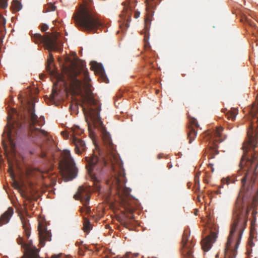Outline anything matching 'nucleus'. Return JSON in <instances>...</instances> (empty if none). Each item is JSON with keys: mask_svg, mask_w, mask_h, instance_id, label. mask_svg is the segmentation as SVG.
<instances>
[{"mask_svg": "<svg viewBox=\"0 0 258 258\" xmlns=\"http://www.w3.org/2000/svg\"><path fill=\"white\" fill-rule=\"evenodd\" d=\"M258 125H249L247 138L243 143V155L241 157L238 176L223 178L221 181L227 185L240 180L241 190L233 214V221L230 234L225 248L224 258H235L243 232L247 221L248 211L244 205V201L248 199L252 191L258 194V179L256 170L258 167ZM218 254L216 256L218 258Z\"/></svg>", "mask_w": 258, "mask_h": 258, "instance_id": "1", "label": "nucleus"}, {"mask_svg": "<svg viewBox=\"0 0 258 258\" xmlns=\"http://www.w3.org/2000/svg\"><path fill=\"white\" fill-rule=\"evenodd\" d=\"M74 95H80L82 99V107L88 125L89 135L91 138L95 137L91 127L99 130L107 151L105 156L99 160L97 156L93 155L90 157H86L87 162L86 168L91 180L98 182L100 178L93 174L92 172L103 167H107L112 171V177L106 181L110 188L114 189L119 196L127 197L130 196L131 189L124 186L125 183V173L122 168L118 155L116 153L115 146L112 143L110 135L105 128L100 116L101 106L99 101L95 98L92 91H72Z\"/></svg>", "mask_w": 258, "mask_h": 258, "instance_id": "2", "label": "nucleus"}, {"mask_svg": "<svg viewBox=\"0 0 258 258\" xmlns=\"http://www.w3.org/2000/svg\"><path fill=\"white\" fill-rule=\"evenodd\" d=\"M73 18L78 27L89 32H95L102 26L98 14L86 6H80Z\"/></svg>", "mask_w": 258, "mask_h": 258, "instance_id": "3", "label": "nucleus"}, {"mask_svg": "<svg viewBox=\"0 0 258 258\" xmlns=\"http://www.w3.org/2000/svg\"><path fill=\"white\" fill-rule=\"evenodd\" d=\"M29 112L31 118L29 130L31 138L34 140H43L46 138L48 133L44 130H40L35 126V124H37L38 126L42 125L44 124V118L38 119L37 116L34 113V105L32 108H29Z\"/></svg>", "mask_w": 258, "mask_h": 258, "instance_id": "4", "label": "nucleus"}, {"mask_svg": "<svg viewBox=\"0 0 258 258\" xmlns=\"http://www.w3.org/2000/svg\"><path fill=\"white\" fill-rule=\"evenodd\" d=\"M59 167L63 173L68 176L70 180L76 177L77 169L69 151H64L63 158L59 161Z\"/></svg>", "mask_w": 258, "mask_h": 258, "instance_id": "5", "label": "nucleus"}, {"mask_svg": "<svg viewBox=\"0 0 258 258\" xmlns=\"http://www.w3.org/2000/svg\"><path fill=\"white\" fill-rule=\"evenodd\" d=\"M59 36L57 32L51 33L47 36H42L39 33H36L32 36V39L36 43H43L44 46L49 50H57V39Z\"/></svg>", "mask_w": 258, "mask_h": 258, "instance_id": "6", "label": "nucleus"}, {"mask_svg": "<svg viewBox=\"0 0 258 258\" xmlns=\"http://www.w3.org/2000/svg\"><path fill=\"white\" fill-rule=\"evenodd\" d=\"M134 0H126L123 2V9L121 14H120V20L118 21L119 26L122 30H125L130 27V23L131 21V17L133 7L131 6V3Z\"/></svg>", "mask_w": 258, "mask_h": 258, "instance_id": "7", "label": "nucleus"}, {"mask_svg": "<svg viewBox=\"0 0 258 258\" xmlns=\"http://www.w3.org/2000/svg\"><path fill=\"white\" fill-rule=\"evenodd\" d=\"M189 234L187 231H184L182 236V254L185 258H194L193 247L195 244L189 240Z\"/></svg>", "mask_w": 258, "mask_h": 258, "instance_id": "8", "label": "nucleus"}, {"mask_svg": "<svg viewBox=\"0 0 258 258\" xmlns=\"http://www.w3.org/2000/svg\"><path fill=\"white\" fill-rule=\"evenodd\" d=\"M90 194L89 188L80 186L78 189L77 194L75 196L76 199L80 200L83 203L87 214H89L91 212L90 207L88 206Z\"/></svg>", "mask_w": 258, "mask_h": 258, "instance_id": "9", "label": "nucleus"}, {"mask_svg": "<svg viewBox=\"0 0 258 258\" xmlns=\"http://www.w3.org/2000/svg\"><path fill=\"white\" fill-rule=\"evenodd\" d=\"M218 231L216 228L214 231L211 230L210 233L204 238L201 243L203 249L205 251H208L212 247L213 244L215 242L217 237Z\"/></svg>", "mask_w": 258, "mask_h": 258, "instance_id": "10", "label": "nucleus"}, {"mask_svg": "<svg viewBox=\"0 0 258 258\" xmlns=\"http://www.w3.org/2000/svg\"><path fill=\"white\" fill-rule=\"evenodd\" d=\"M199 124L197 119L194 117H189V125L187 127V138L189 140V143H191L195 139L197 135V132L195 127L198 128Z\"/></svg>", "mask_w": 258, "mask_h": 258, "instance_id": "11", "label": "nucleus"}, {"mask_svg": "<svg viewBox=\"0 0 258 258\" xmlns=\"http://www.w3.org/2000/svg\"><path fill=\"white\" fill-rule=\"evenodd\" d=\"M38 230L40 244L41 246H43L45 245V240H51V233L46 229V227L44 224L40 222L38 225Z\"/></svg>", "mask_w": 258, "mask_h": 258, "instance_id": "12", "label": "nucleus"}, {"mask_svg": "<svg viewBox=\"0 0 258 258\" xmlns=\"http://www.w3.org/2000/svg\"><path fill=\"white\" fill-rule=\"evenodd\" d=\"M223 131V127L221 126L217 127L216 130L212 133L209 131H206L202 135V138H205L208 137V140L212 139L213 141L222 142L223 139L221 137V132Z\"/></svg>", "mask_w": 258, "mask_h": 258, "instance_id": "13", "label": "nucleus"}, {"mask_svg": "<svg viewBox=\"0 0 258 258\" xmlns=\"http://www.w3.org/2000/svg\"><path fill=\"white\" fill-rule=\"evenodd\" d=\"M12 117L9 116L8 117V136L10 140L11 139L12 136L13 135L14 132L17 134V131L19 130L22 127V124L18 121H14L11 124L12 121Z\"/></svg>", "mask_w": 258, "mask_h": 258, "instance_id": "14", "label": "nucleus"}, {"mask_svg": "<svg viewBox=\"0 0 258 258\" xmlns=\"http://www.w3.org/2000/svg\"><path fill=\"white\" fill-rule=\"evenodd\" d=\"M72 143L75 146V152L78 154H81L86 150V145L85 142L82 140L74 137L72 138Z\"/></svg>", "mask_w": 258, "mask_h": 258, "instance_id": "15", "label": "nucleus"}, {"mask_svg": "<svg viewBox=\"0 0 258 258\" xmlns=\"http://www.w3.org/2000/svg\"><path fill=\"white\" fill-rule=\"evenodd\" d=\"M13 214V209L9 208L0 217V226L8 223Z\"/></svg>", "mask_w": 258, "mask_h": 258, "instance_id": "16", "label": "nucleus"}, {"mask_svg": "<svg viewBox=\"0 0 258 258\" xmlns=\"http://www.w3.org/2000/svg\"><path fill=\"white\" fill-rule=\"evenodd\" d=\"M20 218L25 235L28 238L30 235V226L29 220L27 218L22 217H21Z\"/></svg>", "mask_w": 258, "mask_h": 258, "instance_id": "17", "label": "nucleus"}, {"mask_svg": "<svg viewBox=\"0 0 258 258\" xmlns=\"http://www.w3.org/2000/svg\"><path fill=\"white\" fill-rule=\"evenodd\" d=\"M219 153L218 151V146L216 144H214L209 147V149L208 151V158L213 159L215 157V156Z\"/></svg>", "mask_w": 258, "mask_h": 258, "instance_id": "18", "label": "nucleus"}, {"mask_svg": "<svg viewBox=\"0 0 258 258\" xmlns=\"http://www.w3.org/2000/svg\"><path fill=\"white\" fill-rule=\"evenodd\" d=\"M71 130L73 138L76 137V136H80L84 133V130L77 125L73 126Z\"/></svg>", "mask_w": 258, "mask_h": 258, "instance_id": "19", "label": "nucleus"}, {"mask_svg": "<svg viewBox=\"0 0 258 258\" xmlns=\"http://www.w3.org/2000/svg\"><path fill=\"white\" fill-rule=\"evenodd\" d=\"M238 114V110L236 108L231 109L226 113L227 118L233 121L235 120L236 115Z\"/></svg>", "mask_w": 258, "mask_h": 258, "instance_id": "20", "label": "nucleus"}, {"mask_svg": "<svg viewBox=\"0 0 258 258\" xmlns=\"http://www.w3.org/2000/svg\"><path fill=\"white\" fill-rule=\"evenodd\" d=\"M91 68L93 70H94V71L98 72L99 73H103V70L102 67L100 64L95 61H92L91 62Z\"/></svg>", "mask_w": 258, "mask_h": 258, "instance_id": "21", "label": "nucleus"}, {"mask_svg": "<svg viewBox=\"0 0 258 258\" xmlns=\"http://www.w3.org/2000/svg\"><path fill=\"white\" fill-rule=\"evenodd\" d=\"M200 172H198L196 173L195 176V192L197 193L198 191H200Z\"/></svg>", "mask_w": 258, "mask_h": 258, "instance_id": "22", "label": "nucleus"}, {"mask_svg": "<svg viewBox=\"0 0 258 258\" xmlns=\"http://www.w3.org/2000/svg\"><path fill=\"white\" fill-rule=\"evenodd\" d=\"M83 225H84V227H83L84 230L85 232H88L91 230V229L92 228L91 225L89 222V220L87 218H85V217L84 218Z\"/></svg>", "mask_w": 258, "mask_h": 258, "instance_id": "23", "label": "nucleus"}, {"mask_svg": "<svg viewBox=\"0 0 258 258\" xmlns=\"http://www.w3.org/2000/svg\"><path fill=\"white\" fill-rule=\"evenodd\" d=\"M13 7L14 10L16 11H20L22 8L21 3L18 0H14L13 2Z\"/></svg>", "mask_w": 258, "mask_h": 258, "instance_id": "24", "label": "nucleus"}, {"mask_svg": "<svg viewBox=\"0 0 258 258\" xmlns=\"http://www.w3.org/2000/svg\"><path fill=\"white\" fill-rule=\"evenodd\" d=\"M53 55L51 53H49V57L47 59V64L46 66V69L48 71H50V64L53 62Z\"/></svg>", "mask_w": 258, "mask_h": 258, "instance_id": "25", "label": "nucleus"}, {"mask_svg": "<svg viewBox=\"0 0 258 258\" xmlns=\"http://www.w3.org/2000/svg\"><path fill=\"white\" fill-rule=\"evenodd\" d=\"M0 7L2 9H6L8 7L7 0H0Z\"/></svg>", "mask_w": 258, "mask_h": 258, "instance_id": "26", "label": "nucleus"}, {"mask_svg": "<svg viewBox=\"0 0 258 258\" xmlns=\"http://www.w3.org/2000/svg\"><path fill=\"white\" fill-rule=\"evenodd\" d=\"M9 168L8 172L10 173V175L11 176V177L14 178L15 177V173H14V170L13 169V165L12 164H11L10 163H9Z\"/></svg>", "mask_w": 258, "mask_h": 258, "instance_id": "27", "label": "nucleus"}, {"mask_svg": "<svg viewBox=\"0 0 258 258\" xmlns=\"http://www.w3.org/2000/svg\"><path fill=\"white\" fill-rule=\"evenodd\" d=\"M120 223L124 227H125L126 228H128V227L130 225V221H129V220H127V219H122L120 221Z\"/></svg>", "mask_w": 258, "mask_h": 258, "instance_id": "28", "label": "nucleus"}, {"mask_svg": "<svg viewBox=\"0 0 258 258\" xmlns=\"http://www.w3.org/2000/svg\"><path fill=\"white\" fill-rule=\"evenodd\" d=\"M149 37L147 36H145L144 38V47L146 49L149 48L150 47V45L149 42Z\"/></svg>", "mask_w": 258, "mask_h": 258, "instance_id": "29", "label": "nucleus"}, {"mask_svg": "<svg viewBox=\"0 0 258 258\" xmlns=\"http://www.w3.org/2000/svg\"><path fill=\"white\" fill-rule=\"evenodd\" d=\"M48 29V26L46 24H43L41 25V30L42 32H45V31H46Z\"/></svg>", "mask_w": 258, "mask_h": 258, "instance_id": "30", "label": "nucleus"}, {"mask_svg": "<svg viewBox=\"0 0 258 258\" xmlns=\"http://www.w3.org/2000/svg\"><path fill=\"white\" fill-rule=\"evenodd\" d=\"M14 185L17 189H20L21 188L20 184L17 181H15L14 182Z\"/></svg>", "mask_w": 258, "mask_h": 258, "instance_id": "31", "label": "nucleus"}, {"mask_svg": "<svg viewBox=\"0 0 258 258\" xmlns=\"http://www.w3.org/2000/svg\"><path fill=\"white\" fill-rule=\"evenodd\" d=\"M248 244L250 246H252L253 245V243L252 240V235H251V234H250V237H249V238Z\"/></svg>", "mask_w": 258, "mask_h": 258, "instance_id": "32", "label": "nucleus"}, {"mask_svg": "<svg viewBox=\"0 0 258 258\" xmlns=\"http://www.w3.org/2000/svg\"><path fill=\"white\" fill-rule=\"evenodd\" d=\"M140 15V13L139 11H136L134 14V17L136 19H138Z\"/></svg>", "mask_w": 258, "mask_h": 258, "instance_id": "33", "label": "nucleus"}, {"mask_svg": "<svg viewBox=\"0 0 258 258\" xmlns=\"http://www.w3.org/2000/svg\"><path fill=\"white\" fill-rule=\"evenodd\" d=\"M41 158H45L46 157V153L42 149H41V153L40 154Z\"/></svg>", "mask_w": 258, "mask_h": 258, "instance_id": "34", "label": "nucleus"}, {"mask_svg": "<svg viewBox=\"0 0 258 258\" xmlns=\"http://www.w3.org/2000/svg\"><path fill=\"white\" fill-rule=\"evenodd\" d=\"M23 197L27 201H31V198L25 195H23Z\"/></svg>", "mask_w": 258, "mask_h": 258, "instance_id": "35", "label": "nucleus"}, {"mask_svg": "<svg viewBox=\"0 0 258 258\" xmlns=\"http://www.w3.org/2000/svg\"><path fill=\"white\" fill-rule=\"evenodd\" d=\"M208 166H209V167H210V168H211V171H212V172H214V168H213V164H212V163H209V164Z\"/></svg>", "mask_w": 258, "mask_h": 258, "instance_id": "36", "label": "nucleus"}, {"mask_svg": "<svg viewBox=\"0 0 258 258\" xmlns=\"http://www.w3.org/2000/svg\"><path fill=\"white\" fill-rule=\"evenodd\" d=\"M55 8L56 7L54 5H50V11H54Z\"/></svg>", "mask_w": 258, "mask_h": 258, "instance_id": "37", "label": "nucleus"}, {"mask_svg": "<svg viewBox=\"0 0 258 258\" xmlns=\"http://www.w3.org/2000/svg\"><path fill=\"white\" fill-rule=\"evenodd\" d=\"M59 256H60V254H54V255H52L51 256V258H59Z\"/></svg>", "mask_w": 258, "mask_h": 258, "instance_id": "38", "label": "nucleus"}, {"mask_svg": "<svg viewBox=\"0 0 258 258\" xmlns=\"http://www.w3.org/2000/svg\"><path fill=\"white\" fill-rule=\"evenodd\" d=\"M172 164H169H169H168V168H169V169L171 168L172 167Z\"/></svg>", "mask_w": 258, "mask_h": 258, "instance_id": "39", "label": "nucleus"}, {"mask_svg": "<svg viewBox=\"0 0 258 258\" xmlns=\"http://www.w3.org/2000/svg\"><path fill=\"white\" fill-rule=\"evenodd\" d=\"M3 20V17L2 15L0 14V22Z\"/></svg>", "mask_w": 258, "mask_h": 258, "instance_id": "40", "label": "nucleus"}, {"mask_svg": "<svg viewBox=\"0 0 258 258\" xmlns=\"http://www.w3.org/2000/svg\"><path fill=\"white\" fill-rule=\"evenodd\" d=\"M158 157L159 159H160L161 158V156L160 154H159Z\"/></svg>", "mask_w": 258, "mask_h": 258, "instance_id": "41", "label": "nucleus"}, {"mask_svg": "<svg viewBox=\"0 0 258 258\" xmlns=\"http://www.w3.org/2000/svg\"><path fill=\"white\" fill-rule=\"evenodd\" d=\"M102 77L104 78V79H105V77H104L103 75H102ZM104 81L105 82V83H107V82L105 80Z\"/></svg>", "mask_w": 258, "mask_h": 258, "instance_id": "42", "label": "nucleus"}, {"mask_svg": "<svg viewBox=\"0 0 258 258\" xmlns=\"http://www.w3.org/2000/svg\"><path fill=\"white\" fill-rule=\"evenodd\" d=\"M83 210L84 211V212H86V211L85 210V208H84V209H82V211H83ZM85 213H86V212H85Z\"/></svg>", "mask_w": 258, "mask_h": 258, "instance_id": "43", "label": "nucleus"}, {"mask_svg": "<svg viewBox=\"0 0 258 258\" xmlns=\"http://www.w3.org/2000/svg\"><path fill=\"white\" fill-rule=\"evenodd\" d=\"M226 109H223V112H225V111H226Z\"/></svg>", "mask_w": 258, "mask_h": 258, "instance_id": "44", "label": "nucleus"}, {"mask_svg": "<svg viewBox=\"0 0 258 258\" xmlns=\"http://www.w3.org/2000/svg\"><path fill=\"white\" fill-rule=\"evenodd\" d=\"M13 111L14 113H16V110H14Z\"/></svg>", "mask_w": 258, "mask_h": 258, "instance_id": "45", "label": "nucleus"}]
</instances>
